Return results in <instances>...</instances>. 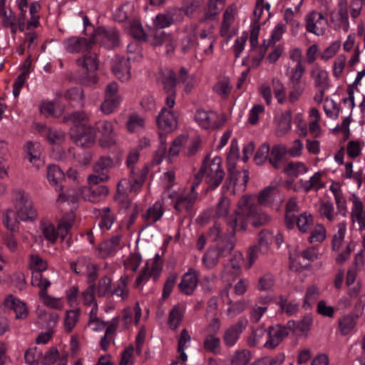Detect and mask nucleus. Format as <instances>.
I'll return each mask as SVG.
<instances>
[{"mask_svg":"<svg viewBox=\"0 0 365 365\" xmlns=\"http://www.w3.org/2000/svg\"><path fill=\"white\" fill-rule=\"evenodd\" d=\"M185 311L184 307L179 304L174 306L170 311L168 324L172 330L175 331L178 329L184 317Z\"/></svg>","mask_w":365,"mask_h":365,"instance_id":"nucleus-41","label":"nucleus"},{"mask_svg":"<svg viewBox=\"0 0 365 365\" xmlns=\"http://www.w3.org/2000/svg\"><path fill=\"white\" fill-rule=\"evenodd\" d=\"M200 173L205 178L208 186L215 189L222 181L225 173L222 168V160L220 157H215L212 160L206 159L200 169Z\"/></svg>","mask_w":365,"mask_h":365,"instance_id":"nucleus-8","label":"nucleus"},{"mask_svg":"<svg viewBox=\"0 0 365 365\" xmlns=\"http://www.w3.org/2000/svg\"><path fill=\"white\" fill-rule=\"evenodd\" d=\"M198 276V272L192 269H189L185 273L179 284L180 292L187 295L191 294L197 286Z\"/></svg>","mask_w":365,"mask_h":365,"instance_id":"nucleus-29","label":"nucleus"},{"mask_svg":"<svg viewBox=\"0 0 365 365\" xmlns=\"http://www.w3.org/2000/svg\"><path fill=\"white\" fill-rule=\"evenodd\" d=\"M284 69L289 90L287 99L294 103L300 99L306 89V81L303 78L305 70H292L289 63L284 66Z\"/></svg>","mask_w":365,"mask_h":365,"instance_id":"nucleus-7","label":"nucleus"},{"mask_svg":"<svg viewBox=\"0 0 365 365\" xmlns=\"http://www.w3.org/2000/svg\"><path fill=\"white\" fill-rule=\"evenodd\" d=\"M118 41V33L113 27H98L94 31L91 40V45L98 43L109 49L116 46Z\"/></svg>","mask_w":365,"mask_h":365,"instance_id":"nucleus-12","label":"nucleus"},{"mask_svg":"<svg viewBox=\"0 0 365 365\" xmlns=\"http://www.w3.org/2000/svg\"><path fill=\"white\" fill-rule=\"evenodd\" d=\"M215 217L224 220L232 232L245 230L248 223L255 227L268 222L270 217L261 212L255 204L253 196L245 195L240 198L237 208L232 209L229 198L222 197L215 209Z\"/></svg>","mask_w":365,"mask_h":365,"instance_id":"nucleus-1","label":"nucleus"},{"mask_svg":"<svg viewBox=\"0 0 365 365\" xmlns=\"http://www.w3.org/2000/svg\"><path fill=\"white\" fill-rule=\"evenodd\" d=\"M145 126V120L138 114H132L126 123L127 129L130 133L138 132L143 129Z\"/></svg>","mask_w":365,"mask_h":365,"instance_id":"nucleus-63","label":"nucleus"},{"mask_svg":"<svg viewBox=\"0 0 365 365\" xmlns=\"http://www.w3.org/2000/svg\"><path fill=\"white\" fill-rule=\"evenodd\" d=\"M277 195V187L274 185L268 186L259 194L258 201L261 205H269L275 200Z\"/></svg>","mask_w":365,"mask_h":365,"instance_id":"nucleus-55","label":"nucleus"},{"mask_svg":"<svg viewBox=\"0 0 365 365\" xmlns=\"http://www.w3.org/2000/svg\"><path fill=\"white\" fill-rule=\"evenodd\" d=\"M4 304L5 307L14 311L17 319L26 317L28 310L26 304L19 299L16 298L13 295H9L4 299Z\"/></svg>","mask_w":365,"mask_h":365,"instance_id":"nucleus-39","label":"nucleus"},{"mask_svg":"<svg viewBox=\"0 0 365 365\" xmlns=\"http://www.w3.org/2000/svg\"><path fill=\"white\" fill-rule=\"evenodd\" d=\"M205 4L204 0H182L181 13L183 11L185 14L189 17H192L199 14Z\"/></svg>","mask_w":365,"mask_h":365,"instance_id":"nucleus-43","label":"nucleus"},{"mask_svg":"<svg viewBox=\"0 0 365 365\" xmlns=\"http://www.w3.org/2000/svg\"><path fill=\"white\" fill-rule=\"evenodd\" d=\"M361 316L354 312L343 314L339 319V328L343 335L349 334L356 327Z\"/></svg>","mask_w":365,"mask_h":365,"instance_id":"nucleus-40","label":"nucleus"},{"mask_svg":"<svg viewBox=\"0 0 365 365\" xmlns=\"http://www.w3.org/2000/svg\"><path fill=\"white\" fill-rule=\"evenodd\" d=\"M272 85L274 93V96L279 104L284 103L287 96L285 86L283 82L277 77L272 79Z\"/></svg>","mask_w":365,"mask_h":365,"instance_id":"nucleus-61","label":"nucleus"},{"mask_svg":"<svg viewBox=\"0 0 365 365\" xmlns=\"http://www.w3.org/2000/svg\"><path fill=\"white\" fill-rule=\"evenodd\" d=\"M237 14L236 6L231 5L227 7L223 14V19L220 29V34L223 37L230 38L233 33L232 25Z\"/></svg>","mask_w":365,"mask_h":365,"instance_id":"nucleus-31","label":"nucleus"},{"mask_svg":"<svg viewBox=\"0 0 365 365\" xmlns=\"http://www.w3.org/2000/svg\"><path fill=\"white\" fill-rule=\"evenodd\" d=\"M351 202V220L353 223H357L359 230L365 229V210L361 200L356 194H353L350 197Z\"/></svg>","mask_w":365,"mask_h":365,"instance_id":"nucleus-21","label":"nucleus"},{"mask_svg":"<svg viewBox=\"0 0 365 365\" xmlns=\"http://www.w3.org/2000/svg\"><path fill=\"white\" fill-rule=\"evenodd\" d=\"M38 296L41 302L46 307L54 309H62L63 308V302L61 298L54 297L44 293L43 292H38Z\"/></svg>","mask_w":365,"mask_h":365,"instance_id":"nucleus-62","label":"nucleus"},{"mask_svg":"<svg viewBox=\"0 0 365 365\" xmlns=\"http://www.w3.org/2000/svg\"><path fill=\"white\" fill-rule=\"evenodd\" d=\"M289 333L287 325L286 327L281 325L270 327L268 332V339L264 343V346L267 349L275 348Z\"/></svg>","mask_w":365,"mask_h":365,"instance_id":"nucleus-23","label":"nucleus"},{"mask_svg":"<svg viewBox=\"0 0 365 365\" xmlns=\"http://www.w3.org/2000/svg\"><path fill=\"white\" fill-rule=\"evenodd\" d=\"M309 76L316 88H328L329 73L324 67L319 63L312 66Z\"/></svg>","mask_w":365,"mask_h":365,"instance_id":"nucleus-25","label":"nucleus"},{"mask_svg":"<svg viewBox=\"0 0 365 365\" xmlns=\"http://www.w3.org/2000/svg\"><path fill=\"white\" fill-rule=\"evenodd\" d=\"M313 323V318L311 315H305L300 321H289L287 322L289 331L297 334H307L309 331Z\"/></svg>","mask_w":365,"mask_h":365,"instance_id":"nucleus-36","label":"nucleus"},{"mask_svg":"<svg viewBox=\"0 0 365 365\" xmlns=\"http://www.w3.org/2000/svg\"><path fill=\"white\" fill-rule=\"evenodd\" d=\"M131 56L128 58L116 56L112 59L111 68L115 76L121 81H127L130 77Z\"/></svg>","mask_w":365,"mask_h":365,"instance_id":"nucleus-17","label":"nucleus"},{"mask_svg":"<svg viewBox=\"0 0 365 365\" xmlns=\"http://www.w3.org/2000/svg\"><path fill=\"white\" fill-rule=\"evenodd\" d=\"M178 339V357L177 360L182 362H185L187 360V355L185 353V350L190 347L191 342V336L188 331L184 329L181 331Z\"/></svg>","mask_w":365,"mask_h":365,"instance_id":"nucleus-37","label":"nucleus"},{"mask_svg":"<svg viewBox=\"0 0 365 365\" xmlns=\"http://www.w3.org/2000/svg\"><path fill=\"white\" fill-rule=\"evenodd\" d=\"M12 202L17 217L22 222H34L38 217V212L29 195L23 190L13 192Z\"/></svg>","mask_w":365,"mask_h":365,"instance_id":"nucleus-6","label":"nucleus"},{"mask_svg":"<svg viewBox=\"0 0 365 365\" xmlns=\"http://www.w3.org/2000/svg\"><path fill=\"white\" fill-rule=\"evenodd\" d=\"M121 102L118 83L110 82L106 87L104 101L101 103L100 110L103 114L109 115L120 106Z\"/></svg>","mask_w":365,"mask_h":365,"instance_id":"nucleus-11","label":"nucleus"},{"mask_svg":"<svg viewBox=\"0 0 365 365\" xmlns=\"http://www.w3.org/2000/svg\"><path fill=\"white\" fill-rule=\"evenodd\" d=\"M40 230L44 238L51 243H55L59 234L58 229L49 221L43 220L40 222Z\"/></svg>","mask_w":365,"mask_h":365,"instance_id":"nucleus-51","label":"nucleus"},{"mask_svg":"<svg viewBox=\"0 0 365 365\" xmlns=\"http://www.w3.org/2000/svg\"><path fill=\"white\" fill-rule=\"evenodd\" d=\"M339 9L332 12L331 15V21L336 26L344 27L346 30L349 26L348 3L346 0H339Z\"/></svg>","mask_w":365,"mask_h":365,"instance_id":"nucleus-32","label":"nucleus"},{"mask_svg":"<svg viewBox=\"0 0 365 365\" xmlns=\"http://www.w3.org/2000/svg\"><path fill=\"white\" fill-rule=\"evenodd\" d=\"M287 153L286 147L282 145H276L272 147L269 153V161L275 168L280 167L281 161Z\"/></svg>","mask_w":365,"mask_h":365,"instance_id":"nucleus-48","label":"nucleus"},{"mask_svg":"<svg viewBox=\"0 0 365 365\" xmlns=\"http://www.w3.org/2000/svg\"><path fill=\"white\" fill-rule=\"evenodd\" d=\"M197 26L195 24L186 25L180 31V48L183 53H187L197 46Z\"/></svg>","mask_w":365,"mask_h":365,"instance_id":"nucleus-18","label":"nucleus"},{"mask_svg":"<svg viewBox=\"0 0 365 365\" xmlns=\"http://www.w3.org/2000/svg\"><path fill=\"white\" fill-rule=\"evenodd\" d=\"M20 221L16 215V211H14L12 209L6 210L3 214V224L11 232H18Z\"/></svg>","mask_w":365,"mask_h":365,"instance_id":"nucleus-46","label":"nucleus"},{"mask_svg":"<svg viewBox=\"0 0 365 365\" xmlns=\"http://www.w3.org/2000/svg\"><path fill=\"white\" fill-rule=\"evenodd\" d=\"M318 212L321 218L329 223L337 221L338 217L341 215L340 212L335 210L334 204L330 201L322 202L318 207Z\"/></svg>","mask_w":365,"mask_h":365,"instance_id":"nucleus-38","label":"nucleus"},{"mask_svg":"<svg viewBox=\"0 0 365 365\" xmlns=\"http://www.w3.org/2000/svg\"><path fill=\"white\" fill-rule=\"evenodd\" d=\"M314 216L307 212L301 213L297 218L296 224L301 232L307 233L310 231L311 227L314 225Z\"/></svg>","mask_w":365,"mask_h":365,"instance_id":"nucleus-57","label":"nucleus"},{"mask_svg":"<svg viewBox=\"0 0 365 365\" xmlns=\"http://www.w3.org/2000/svg\"><path fill=\"white\" fill-rule=\"evenodd\" d=\"M243 255L241 252H235L229 262L225 266L224 272L227 274L237 275L240 273Z\"/></svg>","mask_w":365,"mask_h":365,"instance_id":"nucleus-45","label":"nucleus"},{"mask_svg":"<svg viewBox=\"0 0 365 365\" xmlns=\"http://www.w3.org/2000/svg\"><path fill=\"white\" fill-rule=\"evenodd\" d=\"M309 132L314 138H319L323 135L324 130L322 125V114L319 110L312 107L308 110Z\"/></svg>","mask_w":365,"mask_h":365,"instance_id":"nucleus-22","label":"nucleus"},{"mask_svg":"<svg viewBox=\"0 0 365 365\" xmlns=\"http://www.w3.org/2000/svg\"><path fill=\"white\" fill-rule=\"evenodd\" d=\"M217 42V36L212 26L201 29L199 32V40L197 47L204 55L211 56L213 54V47Z\"/></svg>","mask_w":365,"mask_h":365,"instance_id":"nucleus-15","label":"nucleus"},{"mask_svg":"<svg viewBox=\"0 0 365 365\" xmlns=\"http://www.w3.org/2000/svg\"><path fill=\"white\" fill-rule=\"evenodd\" d=\"M29 268L33 273H41L48 268V264L46 260L37 255H31L29 261Z\"/></svg>","mask_w":365,"mask_h":365,"instance_id":"nucleus-64","label":"nucleus"},{"mask_svg":"<svg viewBox=\"0 0 365 365\" xmlns=\"http://www.w3.org/2000/svg\"><path fill=\"white\" fill-rule=\"evenodd\" d=\"M69 120L73 123L71 130V137L77 145L88 147L96 141V130L100 134L98 143L101 147L110 148L116 143L113 124L110 120H100L96 124V128L88 125L89 118L83 111L73 113L69 115Z\"/></svg>","mask_w":365,"mask_h":365,"instance_id":"nucleus-2","label":"nucleus"},{"mask_svg":"<svg viewBox=\"0 0 365 365\" xmlns=\"http://www.w3.org/2000/svg\"><path fill=\"white\" fill-rule=\"evenodd\" d=\"M347 222L346 220H342L335 226L334 232L331 237V250L337 253L335 260L339 264L344 263L349 258L355 247V243L352 241L345 242Z\"/></svg>","mask_w":365,"mask_h":365,"instance_id":"nucleus-4","label":"nucleus"},{"mask_svg":"<svg viewBox=\"0 0 365 365\" xmlns=\"http://www.w3.org/2000/svg\"><path fill=\"white\" fill-rule=\"evenodd\" d=\"M327 232L322 223H317L311 230L308 242L311 244L322 243L327 239Z\"/></svg>","mask_w":365,"mask_h":365,"instance_id":"nucleus-50","label":"nucleus"},{"mask_svg":"<svg viewBox=\"0 0 365 365\" xmlns=\"http://www.w3.org/2000/svg\"><path fill=\"white\" fill-rule=\"evenodd\" d=\"M319 255V250L314 247H310L304 250L302 252V253L297 257H294L293 255H290V268L292 269L298 271L303 267L307 265V264H303L300 262V259L302 258L308 262L314 261L318 258Z\"/></svg>","mask_w":365,"mask_h":365,"instance_id":"nucleus-24","label":"nucleus"},{"mask_svg":"<svg viewBox=\"0 0 365 365\" xmlns=\"http://www.w3.org/2000/svg\"><path fill=\"white\" fill-rule=\"evenodd\" d=\"M26 158L38 169L44 163L41 159L42 146L38 143L28 142L24 147Z\"/></svg>","mask_w":365,"mask_h":365,"instance_id":"nucleus-28","label":"nucleus"},{"mask_svg":"<svg viewBox=\"0 0 365 365\" xmlns=\"http://www.w3.org/2000/svg\"><path fill=\"white\" fill-rule=\"evenodd\" d=\"M100 217L101 220L98 225L101 230L103 231L110 230L115 220L114 215L110 212V208L108 207L103 208Z\"/></svg>","mask_w":365,"mask_h":365,"instance_id":"nucleus-60","label":"nucleus"},{"mask_svg":"<svg viewBox=\"0 0 365 365\" xmlns=\"http://www.w3.org/2000/svg\"><path fill=\"white\" fill-rule=\"evenodd\" d=\"M167 196L171 200L173 208L178 213L187 214L198 197L197 192L190 193L186 189L168 190Z\"/></svg>","mask_w":365,"mask_h":365,"instance_id":"nucleus-10","label":"nucleus"},{"mask_svg":"<svg viewBox=\"0 0 365 365\" xmlns=\"http://www.w3.org/2000/svg\"><path fill=\"white\" fill-rule=\"evenodd\" d=\"M247 324L248 321L246 318H240L235 324L227 329L223 335L225 345L227 347L235 346Z\"/></svg>","mask_w":365,"mask_h":365,"instance_id":"nucleus-20","label":"nucleus"},{"mask_svg":"<svg viewBox=\"0 0 365 365\" xmlns=\"http://www.w3.org/2000/svg\"><path fill=\"white\" fill-rule=\"evenodd\" d=\"M76 63L88 71L93 72L98 68L97 55L93 52L86 53L82 58H78Z\"/></svg>","mask_w":365,"mask_h":365,"instance_id":"nucleus-47","label":"nucleus"},{"mask_svg":"<svg viewBox=\"0 0 365 365\" xmlns=\"http://www.w3.org/2000/svg\"><path fill=\"white\" fill-rule=\"evenodd\" d=\"M76 216L73 211L67 212L58 224V233L62 240L66 238L75 222Z\"/></svg>","mask_w":365,"mask_h":365,"instance_id":"nucleus-42","label":"nucleus"},{"mask_svg":"<svg viewBox=\"0 0 365 365\" xmlns=\"http://www.w3.org/2000/svg\"><path fill=\"white\" fill-rule=\"evenodd\" d=\"M64 49L70 53H77L91 47V42L80 36H71L63 41Z\"/></svg>","mask_w":365,"mask_h":365,"instance_id":"nucleus-26","label":"nucleus"},{"mask_svg":"<svg viewBox=\"0 0 365 365\" xmlns=\"http://www.w3.org/2000/svg\"><path fill=\"white\" fill-rule=\"evenodd\" d=\"M71 269L76 274L85 276L88 282H92L96 277V268L89 259L81 257L76 262L71 263Z\"/></svg>","mask_w":365,"mask_h":365,"instance_id":"nucleus-16","label":"nucleus"},{"mask_svg":"<svg viewBox=\"0 0 365 365\" xmlns=\"http://www.w3.org/2000/svg\"><path fill=\"white\" fill-rule=\"evenodd\" d=\"M240 149L235 140H232L230 151L227 154V164L230 170L229 187H232L231 192L236 194L245 191L247 182L249 180V173L246 170L235 171L232 167H234L235 161L239 158Z\"/></svg>","mask_w":365,"mask_h":365,"instance_id":"nucleus-5","label":"nucleus"},{"mask_svg":"<svg viewBox=\"0 0 365 365\" xmlns=\"http://www.w3.org/2000/svg\"><path fill=\"white\" fill-rule=\"evenodd\" d=\"M309 168L302 162H291L284 168V172L290 177H298L306 174Z\"/></svg>","mask_w":365,"mask_h":365,"instance_id":"nucleus-56","label":"nucleus"},{"mask_svg":"<svg viewBox=\"0 0 365 365\" xmlns=\"http://www.w3.org/2000/svg\"><path fill=\"white\" fill-rule=\"evenodd\" d=\"M157 123L159 128L167 133L173 131L177 127V118L170 110L163 108L159 113Z\"/></svg>","mask_w":365,"mask_h":365,"instance_id":"nucleus-27","label":"nucleus"},{"mask_svg":"<svg viewBox=\"0 0 365 365\" xmlns=\"http://www.w3.org/2000/svg\"><path fill=\"white\" fill-rule=\"evenodd\" d=\"M128 277L123 275L116 282L114 289L112 290L111 296L116 295L125 300L129 297V289L128 287Z\"/></svg>","mask_w":365,"mask_h":365,"instance_id":"nucleus-52","label":"nucleus"},{"mask_svg":"<svg viewBox=\"0 0 365 365\" xmlns=\"http://www.w3.org/2000/svg\"><path fill=\"white\" fill-rule=\"evenodd\" d=\"M252 359V354L248 349L236 350L230 359V365H247Z\"/></svg>","mask_w":365,"mask_h":365,"instance_id":"nucleus-59","label":"nucleus"},{"mask_svg":"<svg viewBox=\"0 0 365 365\" xmlns=\"http://www.w3.org/2000/svg\"><path fill=\"white\" fill-rule=\"evenodd\" d=\"M160 272L161 267L158 262L155 261L148 262L143 272L136 279V286H140L141 284L146 282L151 276L154 278V280H157L160 276Z\"/></svg>","mask_w":365,"mask_h":365,"instance_id":"nucleus-35","label":"nucleus"},{"mask_svg":"<svg viewBox=\"0 0 365 365\" xmlns=\"http://www.w3.org/2000/svg\"><path fill=\"white\" fill-rule=\"evenodd\" d=\"M275 134L278 137L285 135L292 129V114L289 111L279 113L274 118Z\"/></svg>","mask_w":365,"mask_h":365,"instance_id":"nucleus-33","label":"nucleus"},{"mask_svg":"<svg viewBox=\"0 0 365 365\" xmlns=\"http://www.w3.org/2000/svg\"><path fill=\"white\" fill-rule=\"evenodd\" d=\"M324 171L316 172L309 180H300L298 182L299 188L302 189L305 192L310 190L317 191L325 186L322 178L324 175Z\"/></svg>","mask_w":365,"mask_h":365,"instance_id":"nucleus-34","label":"nucleus"},{"mask_svg":"<svg viewBox=\"0 0 365 365\" xmlns=\"http://www.w3.org/2000/svg\"><path fill=\"white\" fill-rule=\"evenodd\" d=\"M139 159V152L131 150L127 158L126 163L130 169L128 178L121 180L118 184V190L124 194H137L141 189L146 178L147 171L144 168H135L134 165Z\"/></svg>","mask_w":365,"mask_h":365,"instance_id":"nucleus-3","label":"nucleus"},{"mask_svg":"<svg viewBox=\"0 0 365 365\" xmlns=\"http://www.w3.org/2000/svg\"><path fill=\"white\" fill-rule=\"evenodd\" d=\"M217 114L211 110L205 111L204 110H198L195 115V120L204 129L217 127Z\"/></svg>","mask_w":365,"mask_h":365,"instance_id":"nucleus-30","label":"nucleus"},{"mask_svg":"<svg viewBox=\"0 0 365 365\" xmlns=\"http://www.w3.org/2000/svg\"><path fill=\"white\" fill-rule=\"evenodd\" d=\"M273 239V234L268 230H262L259 233L257 246L259 247L260 253L264 255L268 253Z\"/></svg>","mask_w":365,"mask_h":365,"instance_id":"nucleus-54","label":"nucleus"},{"mask_svg":"<svg viewBox=\"0 0 365 365\" xmlns=\"http://www.w3.org/2000/svg\"><path fill=\"white\" fill-rule=\"evenodd\" d=\"M163 214L164 209L163 203L160 201H157L147 209L143 214V217L149 222H155L161 219Z\"/></svg>","mask_w":365,"mask_h":365,"instance_id":"nucleus-44","label":"nucleus"},{"mask_svg":"<svg viewBox=\"0 0 365 365\" xmlns=\"http://www.w3.org/2000/svg\"><path fill=\"white\" fill-rule=\"evenodd\" d=\"M178 84L183 87L185 92L189 93L196 84L194 75H189L185 68H181L178 78Z\"/></svg>","mask_w":365,"mask_h":365,"instance_id":"nucleus-49","label":"nucleus"},{"mask_svg":"<svg viewBox=\"0 0 365 365\" xmlns=\"http://www.w3.org/2000/svg\"><path fill=\"white\" fill-rule=\"evenodd\" d=\"M328 22L324 15L317 11H312L305 16V27L308 32L316 36L324 34Z\"/></svg>","mask_w":365,"mask_h":365,"instance_id":"nucleus-13","label":"nucleus"},{"mask_svg":"<svg viewBox=\"0 0 365 365\" xmlns=\"http://www.w3.org/2000/svg\"><path fill=\"white\" fill-rule=\"evenodd\" d=\"M63 178V171L57 165H51L48 166L47 179L52 185L56 186V190H61V187H58V185Z\"/></svg>","mask_w":365,"mask_h":365,"instance_id":"nucleus-58","label":"nucleus"},{"mask_svg":"<svg viewBox=\"0 0 365 365\" xmlns=\"http://www.w3.org/2000/svg\"><path fill=\"white\" fill-rule=\"evenodd\" d=\"M108 193V189L106 186H99L93 190L83 187L81 190L80 193L74 194L73 191L69 192L66 194L60 193L57 198V202H68L73 203L77 202L79 196L81 195L86 200L96 203L103 200Z\"/></svg>","mask_w":365,"mask_h":365,"instance_id":"nucleus-9","label":"nucleus"},{"mask_svg":"<svg viewBox=\"0 0 365 365\" xmlns=\"http://www.w3.org/2000/svg\"><path fill=\"white\" fill-rule=\"evenodd\" d=\"M159 81L163 85L166 92L175 91V88L178 83V81L176 80L174 72L171 69L168 68L164 70L159 76Z\"/></svg>","mask_w":365,"mask_h":365,"instance_id":"nucleus-53","label":"nucleus"},{"mask_svg":"<svg viewBox=\"0 0 365 365\" xmlns=\"http://www.w3.org/2000/svg\"><path fill=\"white\" fill-rule=\"evenodd\" d=\"M233 248L234 244L230 242L224 247L208 250L202 257L204 265L208 269L213 268L217 264L219 258L230 255Z\"/></svg>","mask_w":365,"mask_h":365,"instance_id":"nucleus-19","label":"nucleus"},{"mask_svg":"<svg viewBox=\"0 0 365 365\" xmlns=\"http://www.w3.org/2000/svg\"><path fill=\"white\" fill-rule=\"evenodd\" d=\"M182 19L181 11L177 8H173L156 15L153 19V24L154 29L162 30L177 22L182 21Z\"/></svg>","mask_w":365,"mask_h":365,"instance_id":"nucleus-14","label":"nucleus"}]
</instances>
